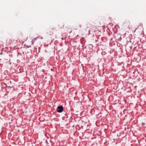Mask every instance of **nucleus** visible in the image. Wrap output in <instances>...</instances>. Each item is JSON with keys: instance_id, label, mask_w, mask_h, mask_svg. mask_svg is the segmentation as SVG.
<instances>
[{"instance_id": "nucleus-1", "label": "nucleus", "mask_w": 146, "mask_h": 146, "mask_svg": "<svg viewBox=\"0 0 146 146\" xmlns=\"http://www.w3.org/2000/svg\"><path fill=\"white\" fill-rule=\"evenodd\" d=\"M63 110V108L62 106H60L58 107L56 109L57 111L59 113L61 112Z\"/></svg>"}, {"instance_id": "nucleus-2", "label": "nucleus", "mask_w": 146, "mask_h": 146, "mask_svg": "<svg viewBox=\"0 0 146 146\" xmlns=\"http://www.w3.org/2000/svg\"><path fill=\"white\" fill-rule=\"evenodd\" d=\"M37 38H36L33 40L31 41V43L33 45L35 42Z\"/></svg>"}, {"instance_id": "nucleus-3", "label": "nucleus", "mask_w": 146, "mask_h": 146, "mask_svg": "<svg viewBox=\"0 0 146 146\" xmlns=\"http://www.w3.org/2000/svg\"><path fill=\"white\" fill-rule=\"evenodd\" d=\"M50 33H48L50 35H51L52 34H53V31L52 30H51V31H50Z\"/></svg>"}, {"instance_id": "nucleus-4", "label": "nucleus", "mask_w": 146, "mask_h": 146, "mask_svg": "<svg viewBox=\"0 0 146 146\" xmlns=\"http://www.w3.org/2000/svg\"><path fill=\"white\" fill-rule=\"evenodd\" d=\"M40 38L42 39V36H41L40 37Z\"/></svg>"}]
</instances>
